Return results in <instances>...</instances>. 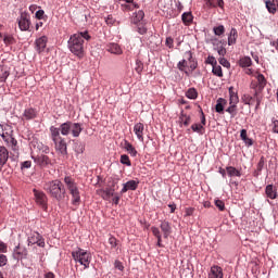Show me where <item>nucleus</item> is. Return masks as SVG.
<instances>
[{
  "mask_svg": "<svg viewBox=\"0 0 278 278\" xmlns=\"http://www.w3.org/2000/svg\"><path fill=\"white\" fill-rule=\"evenodd\" d=\"M90 35L88 34V30L79 31L70 37L68 40V49L74 53V55H77L78 58H81L84 55V40H90Z\"/></svg>",
  "mask_w": 278,
  "mask_h": 278,
  "instance_id": "obj_1",
  "label": "nucleus"
},
{
  "mask_svg": "<svg viewBox=\"0 0 278 278\" xmlns=\"http://www.w3.org/2000/svg\"><path fill=\"white\" fill-rule=\"evenodd\" d=\"M43 190L51 199H55V201H64L66 197V188H64V184L58 179L45 182Z\"/></svg>",
  "mask_w": 278,
  "mask_h": 278,
  "instance_id": "obj_2",
  "label": "nucleus"
},
{
  "mask_svg": "<svg viewBox=\"0 0 278 278\" xmlns=\"http://www.w3.org/2000/svg\"><path fill=\"white\" fill-rule=\"evenodd\" d=\"M151 231L154 238H156L157 240L156 247H159L160 249H163L164 244H162V233H163V238L165 240H168V237L170 236V233H173V226L168 220H162L160 224V228L152 226Z\"/></svg>",
  "mask_w": 278,
  "mask_h": 278,
  "instance_id": "obj_3",
  "label": "nucleus"
},
{
  "mask_svg": "<svg viewBox=\"0 0 278 278\" xmlns=\"http://www.w3.org/2000/svg\"><path fill=\"white\" fill-rule=\"evenodd\" d=\"M50 136L52 139V142L54 143V149L56 153L60 155H67L68 154V147L66 144V139L63 138L62 135H60V129L55 126L50 127Z\"/></svg>",
  "mask_w": 278,
  "mask_h": 278,
  "instance_id": "obj_4",
  "label": "nucleus"
},
{
  "mask_svg": "<svg viewBox=\"0 0 278 278\" xmlns=\"http://www.w3.org/2000/svg\"><path fill=\"white\" fill-rule=\"evenodd\" d=\"M64 184L72 195V205H79V203H81V193L79 192V187H77L75 179L71 176H66L64 178Z\"/></svg>",
  "mask_w": 278,
  "mask_h": 278,
  "instance_id": "obj_5",
  "label": "nucleus"
},
{
  "mask_svg": "<svg viewBox=\"0 0 278 278\" xmlns=\"http://www.w3.org/2000/svg\"><path fill=\"white\" fill-rule=\"evenodd\" d=\"M72 257L74 262L78 263L80 266L90 268V262H92V254H90V252L81 248H77V250L72 252Z\"/></svg>",
  "mask_w": 278,
  "mask_h": 278,
  "instance_id": "obj_6",
  "label": "nucleus"
},
{
  "mask_svg": "<svg viewBox=\"0 0 278 278\" xmlns=\"http://www.w3.org/2000/svg\"><path fill=\"white\" fill-rule=\"evenodd\" d=\"M33 192L37 205H39L43 212H47V210H49V205L47 204L49 198H47V193L37 189H34Z\"/></svg>",
  "mask_w": 278,
  "mask_h": 278,
  "instance_id": "obj_7",
  "label": "nucleus"
},
{
  "mask_svg": "<svg viewBox=\"0 0 278 278\" xmlns=\"http://www.w3.org/2000/svg\"><path fill=\"white\" fill-rule=\"evenodd\" d=\"M1 138L5 142L7 147H9L14 153H18V141L12 135L3 132Z\"/></svg>",
  "mask_w": 278,
  "mask_h": 278,
  "instance_id": "obj_8",
  "label": "nucleus"
},
{
  "mask_svg": "<svg viewBox=\"0 0 278 278\" xmlns=\"http://www.w3.org/2000/svg\"><path fill=\"white\" fill-rule=\"evenodd\" d=\"M17 23L21 31H29L31 21H29V14H27V12L21 13V16L17 18Z\"/></svg>",
  "mask_w": 278,
  "mask_h": 278,
  "instance_id": "obj_9",
  "label": "nucleus"
},
{
  "mask_svg": "<svg viewBox=\"0 0 278 278\" xmlns=\"http://www.w3.org/2000/svg\"><path fill=\"white\" fill-rule=\"evenodd\" d=\"M37 244L41 249H45V238L41 237L40 233L35 232L28 238V245L31 247Z\"/></svg>",
  "mask_w": 278,
  "mask_h": 278,
  "instance_id": "obj_10",
  "label": "nucleus"
},
{
  "mask_svg": "<svg viewBox=\"0 0 278 278\" xmlns=\"http://www.w3.org/2000/svg\"><path fill=\"white\" fill-rule=\"evenodd\" d=\"M8 160H10V151L5 146H0V173L3 170V166L8 164Z\"/></svg>",
  "mask_w": 278,
  "mask_h": 278,
  "instance_id": "obj_11",
  "label": "nucleus"
},
{
  "mask_svg": "<svg viewBox=\"0 0 278 278\" xmlns=\"http://www.w3.org/2000/svg\"><path fill=\"white\" fill-rule=\"evenodd\" d=\"M27 257V249L17 245L13 250V260H25Z\"/></svg>",
  "mask_w": 278,
  "mask_h": 278,
  "instance_id": "obj_12",
  "label": "nucleus"
},
{
  "mask_svg": "<svg viewBox=\"0 0 278 278\" xmlns=\"http://www.w3.org/2000/svg\"><path fill=\"white\" fill-rule=\"evenodd\" d=\"M97 192L104 201H110V199L114 197V192H116V189L114 187H111L106 189H100Z\"/></svg>",
  "mask_w": 278,
  "mask_h": 278,
  "instance_id": "obj_13",
  "label": "nucleus"
},
{
  "mask_svg": "<svg viewBox=\"0 0 278 278\" xmlns=\"http://www.w3.org/2000/svg\"><path fill=\"white\" fill-rule=\"evenodd\" d=\"M134 134L137 136L140 142H144V124L140 122L135 124Z\"/></svg>",
  "mask_w": 278,
  "mask_h": 278,
  "instance_id": "obj_14",
  "label": "nucleus"
},
{
  "mask_svg": "<svg viewBox=\"0 0 278 278\" xmlns=\"http://www.w3.org/2000/svg\"><path fill=\"white\" fill-rule=\"evenodd\" d=\"M123 149L129 153L130 157H136L138 155V150L131 144L127 139H124L122 142Z\"/></svg>",
  "mask_w": 278,
  "mask_h": 278,
  "instance_id": "obj_15",
  "label": "nucleus"
},
{
  "mask_svg": "<svg viewBox=\"0 0 278 278\" xmlns=\"http://www.w3.org/2000/svg\"><path fill=\"white\" fill-rule=\"evenodd\" d=\"M38 116V111L34 108H28L24 110V113L22 114V121H34Z\"/></svg>",
  "mask_w": 278,
  "mask_h": 278,
  "instance_id": "obj_16",
  "label": "nucleus"
},
{
  "mask_svg": "<svg viewBox=\"0 0 278 278\" xmlns=\"http://www.w3.org/2000/svg\"><path fill=\"white\" fill-rule=\"evenodd\" d=\"M229 105H238L240 98L238 97V90L235 87H229Z\"/></svg>",
  "mask_w": 278,
  "mask_h": 278,
  "instance_id": "obj_17",
  "label": "nucleus"
},
{
  "mask_svg": "<svg viewBox=\"0 0 278 278\" xmlns=\"http://www.w3.org/2000/svg\"><path fill=\"white\" fill-rule=\"evenodd\" d=\"M35 162L38 166H41V168H47V166L51 164V159L46 154H41L35 157Z\"/></svg>",
  "mask_w": 278,
  "mask_h": 278,
  "instance_id": "obj_18",
  "label": "nucleus"
},
{
  "mask_svg": "<svg viewBox=\"0 0 278 278\" xmlns=\"http://www.w3.org/2000/svg\"><path fill=\"white\" fill-rule=\"evenodd\" d=\"M47 36H42L35 41V49L38 53H42L47 49Z\"/></svg>",
  "mask_w": 278,
  "mask_h": 278,
  "instance_id": "obj_19",
  "label": "nucleus"
},
{
  "mask_svg": "<svg viewBox=\"0 0 278 278\" xmlns=\"http://www.w3.org/2000/svg\"><path fill=\"white\" fill-rule=\"evenodd\" d=\"M223 277H224L223 267L218 265H213L208 273V278H223Z\"/></svg>",
  "mask_w": 278,
  "mask_h": 278,
  "instance_id": "obj_20",
  "label": "nucleus"
},
{
  "mask_svg": "<svg viewBox=\"0 0 278 278\" xmlns=\"http://www.w3.org/2000/svg\"><path fill=\"white\" fill-rule=\"evenodd\" d=\"M138 184H140L137 180H129L125 182L123 186V189L121 190V194H125V192H128V190H138Z\"/></svg>",
  "mask_w": 278,
  "mask_h": 278,
  "instance_id": "obj_21",
  "label": "nucleus"
},
{
  "mask_svg": "<svg viewBox=\"0 0 278 278\" xmlns=\"http://www.w3.org/2000/svg\"><path fill=\"white\" fill-rule=\"evenodd\" d=\"M204 3L208 10H212V8H220L223 10L225 8V1L223 0H204Z\"/></svg>",
  "mask_w": 278,
  "mask_h": 278,
  "instance_id": "obj_22",
  "label": "nucleus"
},
{
  "mask_svg": "<svg viewBox=\"0 0 278 278\" xmlns=\"http://www.w3.org/2000/svg\"><path fill=\"white\" fill-rule=\"evenodd\" d=\"M185 58L188 61L190 71H197V66H199V64L197 63V60H194V58L192 56V51L185 52Z\"/></svg>",
  "mask_w": 278,
  "mask_h": 278,
  "instance_id": "obj_23",
  "label": "nucleus"
},
{
  "mask_svg": "<svg viewBox=\"0 0 278 278\" xmlns=\"http://www.w3.org/2000/svg\"><path fill=\"white\" fill-rule=\"evenodd\" d=\"M81 131H84V128H81V124L71 122V134L73 138H79Z\"/></svg>",
  "mask_w": 278,
  "mask_h": 278,
  "instance_id": "obj_24",
  "label": "nucleus"
},
{
  "mask_svg": "<svg viewBox=\"0 0 278 278\" xmlns=\"http://www.w3.org/2000/svg\"><path fill=\"white\" fill-rule=\"evenodd\" d=\"M106 51H109V53H113L114 55L123 54V49H121V46H118V43H109L106 46Z\"/></svg>",
  "mask_w": 278,
  "mask_h": 278,
  "instance_id": "obj_25",
  "label": "nucleus"
},
{
  "mask_svg": "<svg viewBox=\"0 0 278 278\" xmlns=\"http://www.w3.org/2000/svg\"><path fill=\"white\" fill-rule=\"evenodd\" d=\"M181 21H182L184 25H186V27H190V25L194 21V15H192V12H185L181 15Z\"/></svg>",
  "mask_w": 278,
  "mask_h": 278,
  "instance_id": "obj_26",
  "label": "nucleus"
},
{
  "mask_svg": "<svg viewBox=\"0 0 278 278\" xmlns=\"http://www.w3.org/2000/svg\"><path fill=\"white\" fill-rule=\"evenodd\" d=\"M225 105H227L225 98H218L215 105V112H217V114H225Z\"/></svg>",
  "mask_w": 278,
  "mask_h": 278,
  "instance_id": "obj_27",
  "label": "nucleus"
},
{
  "mask_svg": "<svg viewBox=\"0 0 278 278\" xmlns=\"http://www.w3.org/2000/svg\"><path fill=\"white\" fill-rule=\"evenodd\" d=\"M56 129H59L60 135L68 136L71 134V122L61 124L59 128L56 127Z\"/></svg>",
  "mask_w": 278,
  "mask_h": 278,
  "instance_id": "obj_28",
  "label": "nucleus"
},
{
  "mask_svg": "<svg viewBox=\"0 0 278 278\" xmlns=\"http://www.w3.org/2000/svg\"><path fill=\"white\" fill-rule=\"evenodd\" d=\"M265 194L268 199H277V189L273 185H267L265 188Z\"/></svg>",
  "mask_w": 278,
  "mask_h": 278,
  "instance_id": "obj_29",
  "label": "nucleus"
},
{
  "mask_svg": "<svg viewBox=\"0 0 278 278\" xmlns=\"http://www.w3.org/2000/svg\"><path fill=\"white\" fill-rule=\"evenodd\" d=\"M266 8L270 14H275L278 8V0H267Z\"/></svg>",
  "mask_w": 278,
  "mask_h": 278,
  "instance_id": "obj_30",
  "label": "nucleus"
},
{
  "mask_svg": "<svg viewBox=\"0 0 278 278\" xmlns=\"http://www.w3.org/2000/svg\"><path fill=\"white\" fill-rule=\"evenodd\" d=\"M240 138H241V140H243V142L247 147H253V139L249 138V136L247 134V129H241Z\"/></svg>",
  "mask_w": 278,
  "mask_h": 278,
  "instance_id": "obj_31",
  "label": "nucleus"
},
{
  "mask_svg": "<svg viewBox=\"0 0 278 278\" xmlns=\"http://www.w3.org/2000/svg\"><path fill=\"white\" fill-rule=\"evenodd\" d=\"M237 40H238V30L236 28H231L230 34L228 36V45L231 47V45H236Z\"/></svg>",
  "mask_w": 278,
  "mask_h": 278,
  "instance_id": "obj_32",
  "label": "nucleus"
},
{
  "mask_svg": "<svg viewBox=\"0 0 278 278\" xmlns=\"http://www.w3.org/2000/svg\"><path fill=\"white\" fill-rule=\"evenodd\" d=\"M256 79L258 90H264V88H266V77H264L263 74H258L256 75Z\"/></svg>",
  "mask_w": 278,
  "mask_h": 278,
  "instance_id": "obj_33",
  "label": "nucleus"
},
{
  "mask_svg": "<svg viewBox=\"0 0 278 278\" xmlns=\"http://www.w3.org/2000/svg\"><path fill=\"white\" fill-rule=\"evenodd\" d=\"M226 170L230 177H242V173L233 166L226 167Z\"/></svg>",
  "mask_w": 278,
  "mask_h": 278,
  "instance_id": "obj_34",
  "label": "nucleus"
},
{
  "mask_svg": "<svg viewBox=\"0 0 278 278\" xmlns=\"http://www.w3.org/2000/svg\"><path fill=\"white\" fill-rule=\"evenodd\" d=\"M251 64H253V61H251V58H249V56H244V58L240 59V61H239V65L242 68H249V66H251Z\"/></svg>",
  "mask_w": 278,
  "mask_h": 278,
  "instance_id": "obj_35",
  "label": "nucleus"
},
{
  "mask_svg": "<svg viewBox=\"0 0 278 278\" xmlns=\"http://www.w3.org/2000/svg\"><path fill=\"white\" fill-rule=\"evenodd\" d=\"M192 131H194L195 134H200V136H203V134H205V127L202 126V124H193L191 126Z\"/></svg>",
  "mask_w": 278,
  "mask_h": 278,
  "instance_id": "obj_36",
  "label": "nucleus"
},
{
  "mask_svg": "<svg viewBox=\"0 0 278 278\" xmlns=\"http://www.w3.org/2000/svg\"><path fill=\"white\" fill-rule=\"evenodd\" d=\"M226 112L230 114L231 118H236L238 114V105L237 104H230L229 108L226 109Z\"/></svg>",
  "mask_w": 278,
  "mask_h": 278,
  "instance_id": "obj_37",
  "label": "nucleus"
},
{
  "mask_svg": "<svg viewBox=\"0 0 278 278\" xmlns=\"http://www.w3.org/2000/svg\"><path fill=\"white\" fill-rule=\"evenodd\" d=\"M263 169H264V156H262L257 163L256 170L254 172V177H260Z\"/></svg>",
  "mask_w": 278,
  "mask_h": 278,
  "instance_id": "obj_38",
  "label": "nucleus"
},
{
  "mask_svg": "<svg viewBox=\"0 0 278 278\" xmlns=\"http://www.w3.org/2000/svg\"><path fill=\"white\" fill-rule=\"evenodd\" d=\"M142 18H144V11L139 10L138 12L135 13V16L132 18V23L135 25H138V23H140V21H142Z\"/></svg>",
  "mask_w": 278,
  "mask_h": 278,
  "instance_id": "obj_39",
  "label": "nucleus"
},
{
  "mask_svg": "<svg viewBox=\"0 0 278 278\" xmlns=\"http://www.w3.org/2000/svg\"><path fill=\"white\" fill-rule=\"evenodd\" d=\"M179 121L185 125V127H188V125H190L191 117L190 115H186L184 112H181Z\"/></svg>",
  "mask_w": 278,
  "mask_h": 278,
  "instance_id": "obj_40",
  "label": "nucleus"
},
{
  "mask_svg": "<svg viewBox=\"0 0 278 278\" xmlns=\"http://www.w3.org/2000/svg\"><path fill=\"white\" fill-rule=\"evenodd\" d=\"M135 71L138 75H142V71H144V64L140 60H136Z\"/></svg>",
  "mask_w": 278,
  "mask_h": 278,
  "instance_id": "obj_41",
  "label": "nucleus"
},
{
  "mask_svg": "<svg viewBox=\"0 0 278 278\" xmlns=\"http://www.w3.org/2000/svg\"><path fill=\"white\" fill-rule=\"evenodd\" d=\"M212 73L216 77H223V67L216 63L215 66H213Z\"/></svg>",
  "mask_w": 278,
  "mask_h": 278,
  "instance_id": "obj_42",
  "label": "nucleus"
},
{
  "mask_svg": "<svg viewBox=\"0 0 278 278\" xmlns=\"http://www.w3.org/2000/svg\"><path fill=\"white\" fill-rule=\"evenodd\" d=\"M186 97L188 99H197L199 97V93L197 92V89L190 88V89H188Z\"/></svg>",
  "mask_w": 278,
  "mask_h": 278,
  "instance_id": "obj_43",
  "label": "nucleus"
},
{
  "mask_svg": "<svg viewBox=\"0 0 278 278\" xmlns=\"http://www.w3.org/2000/svg\"><path fill=\"white\" fill-rule=\"evenodd\" d=\"M241 101L242 103H244V105H251V101H253V97H251L249 93H244L241 97Z\"/></svg>",
  "mask_w": 278,
  "mask_h": 278,
  "instance_id": "obj_44",
  "label": "nucleus"
},
{
  "mask_svg": "<svg viewBox=\"0 0 278 278\" xmlns=\"http://www.w3.org/2000/svg\"><path fill=\"white\" fill-rule=\"evenodd\" d=\"M215 36H223L225 34V26L219 25L213 28Z\"/></svg>",
  "mask_w": 278,
  "mask_h": 278,
  "instance_id": "obj_45",
  "label": "nucleus"
},
{
  "mask_svg": "<svg viewBox=\"0 0 278 278\" xmlns=\"http://www.w3.org/2000/svg\"><path fill=\"white\" fill-rule=\"evenodd\" d=\"M121 164H125L126 166H131V161L129 160V155L122 154L121 155Z\"/></svg>",
  "mask_w": 278,
  "mask_h": 278,
  "instance_id": "obj_46",
  "label": "nucleus"
},
{
  "mask_svg": "<svg viewBox=\"0 0 278 278\" xmlns=\"http://www.w3.org/2000/svg\"><path fill=\"white\" fill-rule=\"evenodd\" d=\"M177 68L180 70L181 72L186 71L188 68V59H184L177 64Z\"/></svg>",
  "mask_w": 278,
  "mask_h": 278,
  "instance_id": "obj_47",
  "label": "nucleus"
},
{
  "mask_svg": "<svg viewBox=\"0 0 278 278\" xmlns=\"http://www.w3.org/2000/svg\"><path fill=\"white\" fill-rule=\"evenodd\" d=\"M215 206L219 212H225V202L223 200H215Z\"/></svg>",
  "mask_w": 278,
  "mask_h": 278,
  "instance_id": "obj_48",
  "label": "nucleus"
},
{
  "mask_svg": "<svg viewBox=\"0 0 278 278\" xmlns=\"http://www.w3.org/2000/svg\"><path fill=\"white\" fill-rule=\"evenodd\" d=\"M218 62L222 64V66H225V68H229V66H231V63H229V61L223 56L218 59Z\"/></svg>",
  "mask_w": 278,
  "mask_h": 278,
  "instance_id": "obj_49",
  "label": "nucleus"
},
{
  "mask_svg": "<svg viewBox=\"0 0 278 278\" xmlns=\"http://www.w3.org/2000/svg\"><path fill=\"white\" fill-rule=\"evenodd\" d=\"M205 64H211V66H215L216 64H218V62H216V58L210 55L207 56Z\"/></svg>",
  "mask_w": 278,
  "mask_h": 278,
  "instance_id": "obj_50",
  "label": "nucleus"
},
{
  "mask_svg": "<svg viewBox=\"0 0 278 278\" xmlns=\"http://www.w3.org/2000/svg\"><path fill=\"white\" fill-rule=\"evenodd\" d=\"M117 242L118 241L116 240V237H110L109 238V244H111L112 249H116V247L118 245Z\"/></svg>",
  "mask_w": 278,
  "mask_h": 278,
  "instance_id": "obj_51",
  "label": "nucleus"
},
{
  "mask_svg": "<svg viewBox=\"0 0 278 278\" xmlns=\"http://www.w3.org/2000/svg\"><path fill=\"white\" fill-rule=\"evenodd\" d=\"M137 31L141 36H144V34H147V27H144V25H142V24H139L138 27H137Z\"/></svg>",
  "mask_w": 278,
  "mask_h": 278,
  "instance_id": "obj_52",
  "label": "nucleus"
},
{
  "mask_svg": "<svg viewBox=\"0 0 278 278\" xmlns=\"http://www.w3.org/2000/svg\"><path fill=\"white\" fill-rule=\"evenodd\" d=\"M8 264V256H5L4 254H0V268H2V266H5Z\"/></svg>",
  "mask_w": 278,
  "mask_h": 278,
  "instance_id": "obj_53",
  "label": "nucleus"
},
{
  "mask_svg": "<svg viewBox=\"0 0 278 278\" xmlns=\"http://www.w3.org/2000/svg\"><path fill=\"white\" fill-rule=\"evenodd\" d=\"M174 42H175V40L172 37H167L165 45H166V47H168V49H173V47H175Z\"/></svg>",
  "mask_w": 278,
  "mask_h": 278,
  "instance_id": "obj_54",
  "label": "nucleus"
},
{
  "mask_svg": "<svg viewBox=\"0 0 278 278\" xmlns=\"http://www.w3.org/2000/svg\"><path fill=\"white\" fill-rule=\"evenodd\" d=\"M105 23L106 25H114V23H116V18H114L113 15H108V17L105 18Z\"/></svg>",
  "mask_w": 278,
  "mask_h": 278,
  "instance_id": "obj_55",
  "label": "nucleus"
},
{
  "mask_svg": "<svg viewBox=\"0 0 278 278\" xmlns=\"http://www.w3.org/2000/svg\"><path fill=\"white\" fill-rule=\"evenodd\" d=\"M37 149H39V151H42V153H49V146H45L42 143H39L37 146Z\"/></svg>",
  "mask_w": 278,
  "mask_h": 278,
  "instance_id": "obj_56",
  "label": "nucleus"
},
{
  "mask_svg": "<svg viewBox=\"0 0 278 278\" xmlns=\"http://www.w3.org/2000/svg\"><path fill=\"white\" fill-rule=\"evenodd\" d=\"M0 253H8V244L0 240Z\"/></svg>",
  "mask_w": 278,
  "mask_h": 278,
  "instance_id": "obj_57",
  "label": "nucleus"
},
{
  "mask_svg": "<svg viewBox=\"0 0 278 278\" xmlns=\"http://www.w3.org/2000/svg\"><path fill=\"white\" fill-rule=\"evenodd\" d=\"M35 16L36 18H38V21H42L45 18V11L43 10L37 11Z\"/></svg>",
  "mask_w": 278,
  "mask_h": 278,
  "instance_id": "obj_58",
  "label": "nucleus"
},
{
  "mask_svg": "<svg viewBox=\"0 0 278 278\" xmlns=\"http://www.w3.org/2000/svg\"><path fill=\"white\" fill-rule=\"evenodd\" d=\"M3 42H4V45H12V42H14V37H12V36H5V37L3 38Z\"/></svg>",
  "mask_w": 278,
  "mask_h": 278,
  "instance_id": "obj_59",
  "label": "nucleus"
},
{
  "mask_svg": "<svg viewBox=\"0 0 278 278\" xmlns=\"http://www.w3.org/2000/svg\"><path fill=\"white\" fill-rule=\"evenodd\" d=\"M114 266L117 270H125V266H123L121 261H115Z\"/></svg>",
  "mask_w": 278,
  "mask_h": 278,
  "instance_id": "obj_60",
  "label": "nucleus"
},
{
  "mask_svg": "<svg viewBox=\"0 0 278 278\" xmlns=\"http://www.w3.org/2000/svg\"><path fill=\"white\" fill-rule=\"evenodd\" d=\"M194 214V207L185 208V216H192Z\"/></svg>",
  "mask_w": 278,
  "mask_h": 278,
  "instance_id": "obj_61",
  "label": "nucleus"
},
{
  "mask_svg": "<svg viewBox=\"0 0 278 278\" xmlns=\"http://www.w3.org/2000/svg\"><path fill=\"white\" fill-rule=\"evenodd\" d=\"M21 168H22V170H23L24 168H31V161H25V162H23L22 165H21Z\"/></svg>",
  "mask_w": 278,
  "mask_h": 278,
  "instance_id": "obj_62",
  "label": "nucleus"
},
{
  "mask_svg": "<svg viewBox=\"0 0 278 278\" xmlns=\"http://www.w3.org/2000/svg\"><path fill=\"white\" fill-rule=\"evenodd\" d=\"M43 278H55V274H53L52 271H48L43 275Z\"/></svg>",
  "mask_w": 278,
  "mask_h": 278,
  "instance_id": "obj_63",
  "label": "nucleus"
},
{
  "mask_svg": "<svg viewBox=\"0 0 278 278\" xmlns=\"http://www.w3.org/2000/svg\"><path fill=\"white\" fill-rule=\"evenodd\" d=\"M273 124H274V128H273L274 134H278V121L277 119L274 121Z\"/></svg>",
  "mask_w": 278,
  "mask_h": 278,
  "instance_id": "obj_64",
  "label": "nucleus"
}]
</instances>
